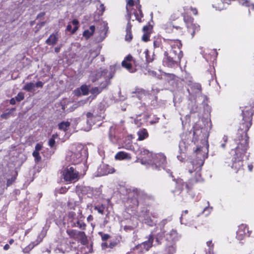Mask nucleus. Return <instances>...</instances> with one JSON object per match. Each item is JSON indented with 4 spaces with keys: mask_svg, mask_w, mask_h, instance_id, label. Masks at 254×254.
Here are the masks:
<instances>
[{
    "mask_svg": "<svg viewBox=\"0 0 254 254\" xmlns=\"http://www.w3.org/2000/svg\"><path fill=\"white\" fill-rule=\"evenodd\" d=\"M144 53H145V57H146V61L147 62H149L150 61H151V59H150L148 57V50H146L144 52Z\"/></svg>",
    "mask_w": 254,
    "mask_h": 254,
    "instance_id": "a18cd8bd",
    "label": "nucleus"
},
{
    "mask_svg": "<svg viewBox=\"0 0 254 254\" xmlns=\"http://www.w3.org/2000/svg\"><path fill=\"white\" fill-rule=\"evenodd\" d=\"M86 117L87 124L88 125V127L84 128V130L85 131H89L91 129V126L94 124L96 117H94L93 115L90 112L87 113Z\"/></svg>",
    "mask_w": 254,
    "mask_h": 254,
    "instance_id": "4468645a",
    "label": "nucleus"
},
{
    "mask_svg": "<svg viewBox=\"0 0 254 254\" xmlns=\"http://www.w3.org/2000/svg\"><path fill=\"white\" fill-rule=\"evenodd\" d=\"M77 233L81 238V243L83 245L86 244V243L87 242V239H86V237H85L84 233L82 232H78Z\"/></svg>",
    "mask_w": 254,
    "mask_h": 254,
    "instance_id": "473e14b6",
    "label": "nucleus"
},
{
    "mask_svg": "<svg viewBox=\"0 0 254 254\" xmlns=\"http://www.w3.org/2000/svg\"><path fill=\"white\" fill-rule=\"evenodd\" d=\"M55 51L56 53L59 52L60 51V47H56L55 49Z\"/></svg>",
    "mask_w": 254,
    "mask_h": 254,
    "instance_id": "052dcab7",
    "label": "nucleus"
},
{
    "mask_svg": "<svg viewBox=\"0 0 254 254\" xmlns=\"http://www.w3.org/2000/svg\"><path fill=\"white\" fill-rule=\"evenodd\" d=\"M139 219L143 222H144L145 223L147 224L148 225L152 226L154 222H153V220H152L150 218L148 217V216H146L144 219H142L141 217H140Z\"/></svg>",
    "mask_w": 254,
    "mask_h": 254,
    "instance_id": "cd10ccee",
    "label": "nucleus"
},
{
    "mask_svg": "<svg viewBox=\"0 0 254 254\" xmlns=\"http://www.w3.org/2000/svg\"><path fill=\"white\" fill-rule=\"evenodd\" d=\"M131 158V157L129 154L124 151L119 152L115 155V159L117 160H130Z\"/></svg>",
    "mask_w": 254,
    "mask_h": 254,
    "instance_id": "dca6fc26",
    "label": "nucleus"
},
{
    "mask_svg": "<svg viewBox=\"0 0 254 254\" xmlns=\"http://www.w3.org/2000/svg\"><path fill=\"white\" fill-rule=\"evenodd\" d=\"M10 103L12 105H14L15 103V100L14 98H12L10 101Z\"/></svg>",
    "mask_w": 254,
    "mask_h": 254,
    "instance_id": "4d7b16f0",
    "label": "nucleus"
},
{
    "mask_svg": "<svg viewBox=\"0 0 254 254\" xmlns=\"http://www.w3.org/2000/svg\"><path fill=\"white\" fill-rule=\"evenodd\" d=\"M86 157V151L83 146L81 144H74L70 147L66 153L65 159L71 163L78 164Z\"/></svg>",
    "mask_w": 254,
    "mask_h": 254,
    "instance_id": "39448f33",
    "label": "nucleus"
},
{
    "mask_svg": "<svg viewBox=\"0 0 254 254\" xmlns=\"http://www.w3.org/2000/svg\"><path fill=\"white\" fill-rule=\"evenodd\" d=\"M247 231L248 236H250L251 231L248 230V226L246 224H242L238 227V230L237 231L236 238L239 240L243 239L244 236L247 235L246 231Z\"/></svg>",
    "mask_w": 254,
    "mask_h": 254,
    "instance_id": "9b49d317",
    "label": "nucleus"
},
{
    "mask_svg": "<svg viewBox=\"0 0 254 254\" xmlns=\"http://www.w3.org/2000/svg\"><path fill=\"white\" fill-rule=\"evenodd\" d=\"M100 7L101 9L102 13H103L105 11V9L104 4H102V3L100 4Z\"/></svg>",
    "mask_w": 254,
    "mask_h": 254,
    "instance_id": "603ef678",
    "label": "nucleus"
},
{
    "mask_svg": "<svg viewBox=\"0 0 254 254\" xmlns=\"http://www.w3.org/2000/svg\"><path fill=\"white\" fill-rule=\"evenodd\" d=\"M172 28H173V32H178L181 34L183 32V28L179 26H175L172 24Z\"/></svg>",
    "mask_w": 254,
    "mask_h": 254,
    "instance_id": "c9c22d12",
    "label": "nucleus"
},
{
    "mask_svg": "<svg viewBox=\"0 0 254 254\" xmlns=\"http://www.w3.org/2000/svg\"><path fill=\"white\" fill-rule=\"evenodd\" d=\"M15 178L14 177L11 178V179H8L7 181V185L9 186L14 181Z\"/></svg>",
    "mask_w": 254,
    "mask_h": 254,
    "instance_id": "c03bdc74",
    "label": "nucleus"
},
{
    "mask_svg": "<svg viewBox=\"0 0 254 254\" xmlns=\"http://www.w3.org/2000/svg\"><path fill=\"white\" fill-rule=\"evenodd\" d=\"M35 85L32 82L26 83L23 87V89L27 91H32L34 90Z\"/></svg>",
    "mask_w": 254,
    "mask_h": 254,
    "instance_id": "a878e982",
    "label": "nucleus"
},
{
    "mask_svg": "<svg viewBox=\"0 0 254 254\" xmlns=\"http://www.w3.org/2000/svg\"><path fill=\"white\" fill-rule=\"evenodd\" d=\"M35 85V86L37 87H42L43 85V83L41 81H38Z\"/></svg>",
    "mask_w": 254,
    "mask_h": 254,
    "instance_id": "49530a36",
    "label": "nucleus"
},
{
    "mask_svg": "<svg viewBox=\"0 0 254 254\" xmlns=\"http://www.w3.org/2000/svg\"><path fill=\"white\" fill-rule=\"evenodd\" d=\"M212 208L209 206L205 207L202 213L206 216H208L212 211Z\"/></svg>",
    "mask_w": 254,
    "mask_h": 254,
    "instance_id": "2f4dec72",
    "label": "nucleus"
},
{
    "mask_svg": "<svg viewBox=\"0 0 254 254\" xmlns=\"http://www.w3.org/2000/svg\"><path fill=\"white\" fill-rule=\"evenodd\" d=\"M89 3V0H86L85 2V4H88Z\"/></svg>",
    "mask_w": 254,
    "mask_h": 254,
    "instance_id": "338daca9",
    "label": "nucleus"
},
{
    "mask_svg": "<svg viewBox=\"0 0 254 254\" xmlns=\"http://www.w3.org/2000/svg\"><path fill=\"white\" fill-rule=\"evenodd\" d=\"M72 27H71V25L70 24H68L67 26V27H66V30L68 31H72Z\"/></svg>",
    "mask_w": 254,
    "mask_h": 254,
    "instance_id": "864d4df0",
    "label": "nucleus"
},
{
    "mask_svg": "<svg viewBox=\"0 0 254 254\" xmlns=\"http://www.w3.org/2000/svg\"><path fill=\"white\" fill-rule=\"evenodd\" d=\"M14 242V240L13 239H10L9 241V244L11 245Z\"/></svg>",
    "mask_w": 254,
    "mask_h": 254,
    "instance_id": "0e129e2a",
    "label": "nucleus"
},
{
    "mask_svg": "<svg viewBox=\"0 0 254 254\" xmlns=\"http://www.w3.org/2000/svg\"><path fill=\"white\" fill-rule=\"evenodd\" d=\"M77 232L74 230H67V234L71 237H74L76 235Z\"/></svg>",
    "mask_w": 254,
    "mask_h": 254,
    "instance_id": "58836bf2",
    "label": "nucleus"
},
{
    "mask_svg": "<svg viewBox=\"0 0 254 254\" xmlns=\"http://www.w3.org/2000/svg\"><path fill=\"white\" fill-rule=\"evenodd\" d=\"M139 158L142 164L150 165L153 168H164L166 159L163 154H152L148 150L143 149L140 150Z\"/></svg>",
    "mask_w": 254,
    "mask_h": 254,
    "instance_id": "7ed1b4c3",
    "label": "nucleus"
},
{
    "mask_svg": "<svg viewBox=\"0 0 254 254\" xmlns=\"http://www.w3.org/2000/svg\"><path fill=\"white\" fill-rule=\"evenodd\" d=\"M69 125L70 124L68 122H63L59 124V127L60 129L65 131L67 129Z\"/></svg>",
    "mask_w": 254,
    "mask_h": 254,
    "instance_id": "bb28decb",
    "label": "nucleus"
},
{
    "mask_svg": "<svg viewBox=\"0 0 254 254\" xmlns=\"http://www.w3.org/2000/svg\"><path fill=\"white\" fill-rule=\"evenodd\" d=\"M86 102V100H83L78 102L77 103L73 104L72 106H69L70 103H68L67 104H63L62 105V109L64 111L66 112H71L73 111L75 109L77 108L78 106L83 105Z\"/></svg>",
    "mask_w": 254,
    "mask_h": 254,
    "instance_id": "f8f14e48",
    "label": "nucleus"
},
{
    "mask_svg": "<svg viewBox=\"0 0 254 254\" xmlns=\"http://www.w3.org/2000/svg\"><path fill=\"white\" fill-rule=\"evenodd\" d=\"M32 154L36 162H39L41 160V158L40 156L39 151H34Z\"/></svg>",
    "mask_w": 254,
    "mask_h": 254,
    "instance_id": "f704fd0d",
    "label": "nucleus"
},
{
    "mask_svg": "<svg viewBox=\"0 0 254 254\" xmlns=\"http://www.w3.org/2000/svg\"><path fill=\"white\" fill-rule=\"evenodd\" d=\"M9 249V245H8V244H6V245L4 246V247H3V249H4V250H8Z\"/></svg>",
    "mask_w": 254,
    "mask_h": 254,
    "instance_id": "13d9d810",
    "label": "nucleus"
},
{
    "mask_svg": "<svg viewBox=\"0 0 254 254\" xmlns=\"http://www.w3.org/2000/svg\"><path fill=\"white\" fill-rule=\"evenodd\" d=\"M132 59V57L130 55H128L124 61H127L130 62Z\"/></svg>",
    "mask_w": 254,
    "mask_h": 254,
    "instance_id": "de8ad7c7",
    "label": "nucleus"
},
{
    "mask_svg": "<svg viewBox=\"0 0 254 254\" xmlns=\"http://www.w3.org/2000/svg\"><path fill=\"white\" fill-rule=\"evenodd\" d=\"M221 146L222 147V148H224L225 147V143L224 142L222 143Z\"/></svg>",
    "mask_w": 254,
    "mask_h": 254,
    "instance_id": "69168bd1",
    "label": "nucleus"
},
{
    "mask_svg": "<svg viewBox=\"0 0 254 254\" xmlns=\"http://www.w3.org/2000/svg\"><path fill=\"white\" fill-rule=\"evenodd\" d=\"M201 133V130H194L193 131V137L192 138V140L195 143L198 141V140H200L202 145H200V147H197L195 150V153L198 158H199L198 160L196 163L193 162L191 164L193 167L195 168V170L198 169V171L200 169L201 166L203 164L204 159L207 157L209 146L208 143V134L205 133L204 134H200Z\"/></svg>",
    "mask_w": 254,
    "mask_h": 254,
    "instance_id": "f257e3e1",
    "label": "nucleus"
},
{
    "mask_svg": "<svg viewBox=\"0 0 254 254\" xmlns=\"http://www.w3.org/2000/svg\"><path fill=\"white\" fill-rule=\"evenodd\" d=\"M58 137L57 134H54L52 136V137L50 138L49 140V145L50 147H53L55 143V138Z\"/></svg>",
    "mask_w": 254,
    "mask_h": 254,
    "instance_id": "72a5a7b5",
    "label": "nucleus"
},
{
    "mask_svg": "<svg viewBox=\"0 0 254 254\" xmlns=\"http://www.w3.org/2000/svg\"><path fill=\"white\" fill-rule=\"evenodd\" d=\"M122 66L127 69L130 72H134L135 69H134L131 66L130 62L127 61H123L122 63Z\"/></svg>",
    "mask_w": 254,
    "mask_h": 254,
    "instance_id": "b1692460",
    "label": "nucleus"
},
{
    "mask_svg": "<svg viewBox=\"0 0 254 254\" xmlns=\"http://www.w3.org/2000/svg\"><path fill=\"white\" fill-rule=\"evenodd\" d=\"M72 23L73 25H74L75 26H78L77 25L78 24V21L76 19H74L72 21Z\"/></svg>",
    "mask_w": 254,
    "mask_h": 254,
    "instance_id": "3c124183",
    "label": "nucleus"
},
{
    "mask_svg": "<svg viewBox=\"0 0 254 254\" xmlns=\"http://www.w3.org/2000/svg\"><path fill=\"white\" fill-rule=\"evenodd\" d=\"M103 77L105 80V83L102 86V88L95 87L92 89L91 93L93 94H97L99 93L102 88L105 87L109 84V80L112 77V75L111 73L108 72L107 70H104L103 71H99L97 72H94L92 73L90 76L91 80L94 82L96 80L98 79L99 77Z\"/></svg>",
    "mask_w": 254,
    "mask_h": 254,
    "instance_id": "423d86ee",
    "label": "nucleus"
},
{
    "mask_svg": "<svg viewBox=\"0 0 254 254\" xmlns=\"http://www.w3.org/2000/svg\"><path fill=\"white\" fill-rule=\"evenodd\" d=\"M24 98V95L23 93L20 92L16 96L15 99L18 101L22 100Z\"/></svg>",
    "mask_w": 254,
    "mask_h": 254,
    "instance_id": "4c0bfd02",
    "label": "nucleus"
},
{
    "mask_svg": "<svg viewBox=\"0 0 254 254\" xmlns=\"http://www.w3.org/2000/svg\"><path fill=\"white\" fill-rule=\"evenodd\" d=\"M102 27H103V29L102 30V32H101V34L103 35H102V36L101 37V38H100V41H102L106 36V33L107 32V30H108V27H107V23H106L105 22H103L102 23Z\"/></svg>",
    "mask_w": 254,
    "mask_h": 254,
    "instance_id": "393cba45",
    "label": "nucleus"
},
{
    "mask_svg": "<svg viewBox=\"0 0 254 254\" xmlns=\"http://www.w3.org/2000/svg\"><path fill=\"white\" fill-rule=\"evenodd\" d=\"M7 115V114H3L1 115V117L3 118H6V116Z\"/></svg>",
    "mask_w": 254,
    "mask_h": 254,
    "instance_id": "e2e57ef3",
    "label": "nucleus"
},
{
    "mask_svg": "<svg viewBox=\"0 0 254 254\" xmlns=\"http://www.w3.org/2000/svg\"><path fill=\"white\" fill-rule=\"evenodd\" d=\"M223 141L226 143L228 140V137L226 135H224L222 137Z\"/></svg>",
    "mask_w": 254,
    "mask_h": 254,
    "instance_id": "5fc2aeb1",
    "label": "nucleus"
},
{
    "mask_svg": "<svg viewBox=\"0 0 254 254\" xmlns=\"http://www.w3.org/2000/svg\"><path fill=\"white\" fill-rule=\"evenodd\" d=\"M63 176L65 181L74 182L79 179V173L73 167H70L64 169Z\"/></svg>",
    "mask_w": 254,
    "mask_h": 254,
    "instance_id": "6e6552de",
    "label": "nucleus"
},
{
    "mask_svg": "<svg viewBox=\"0 0 254 254\" xmlns=\"http://www.w3.org/2000/svg\"><path fill=\"white\" fill-rule=\"evenodd\" d=\"M109 237V236L108 234H103L102 235V238L103 240H107Z\"/></svg>",
    "mask_w": 254,
    "mask_h": 254,
    "instance_id": "8fccbe9b",
    "label": "nucleus"
},
{
    "mask_svg": "<svg viewBox=\"0 0 254 254\" xmlns=\"http://www.w3.org/2000/svg\"><path fill=\"white\" fill-rule=\"evenodd\" d=\"M171 50L169 55L167 53H165V58L163 63L168 66H173L180 62L183 57V53L181 51L182 44L178 40H172L170 42Z\"/></svg>",
    "mask_w": 254,
    "mask_h": 254,
    "instance_id": "20e7f679",
    "label": "nucleus"
},
{
    "mask_svg": "<svg viewBox=\"0 0 254 254\" xmlns=\"http://www.w3.org/2000/svg\"><path fill=\"white\" fill-rule=\"evenodd\" d=\"M153 241V238L152 236H149L147 241L143 243L141 246H143L146 251H148L152 246Z\"/></svg>",
    "mask_w": 254,
    "mask_h": 254,
    "instance_id": "aec40b11",
    "label": "nucleus"
},
{
    "mask_svg": "<svg viewBox=\"0 0 254 254\" xmlns=\"http://www.w3.org/2000/svg\"><path fill=\"white\" fill-rule=\"evenodd\" d=\"M95 209L99 213L103 214L104 207H103V205L99 206H96L95 207Z\"/></svg>",
    "mask_w": 254,
    "mask_h": 254,
    "instance_id": "e433bc0d",
    "label": "nucleus"
},
{
    "mask_svg": "<svg viewBox=\"0 0 254 254\" xmlns=\"http://www.w3.org/2000/svg\"><path fill=\"white\" fill-rule=\"evenodd\" d=\"M42 148V145L40 144V143H38L35 146V150L34 151H39L41 150Z\"/></svg>",
    "mask_w": 254,
    "mask_h": 254,
    "instance_id": "a19ab883",
    "label": "nucleus"
},
{
    "mask_svg": "<svg viewBox=\"0 0 254 254\" xmlns=\"http://www.w3.org/2000/svg\"><path fill=\"white\" fill-rule=\"evenodd\" d=\"M190 9V10L191 11V12H192V13L194 15H197L198 12H197V9L196 8L191 7Z\"/></svg>",
    "mask_w": 254,
    "mask_h": 254,
    "instance_id": "79ce46f5",
    "label": "nucleus"
},
{
    "mask_svg": "<svg viewBox=\"0 0 254 254\" xmlns=\"http://www.w3.org/2000/svg\"><path fill=\"white\" fill-rule=\"evenodd\" d=\"M184 21L188 29L189 32L193 36L195 33L199 30V26L193 23V18L190 16H184Z\"/></svg>",
    "mask_w": 254,
    "mask_h": 254,
    "instance_id": "1a4fd4ad",
    "label": "nucleus"
},
{
    "mask_svg": "<svg viewBox=\"0 0 254 254\" xmlns=\"http://www.w3.org/2000/svg\"><path fill=\"white\" fill-rule=\"evenodd\" d=\"M95 31L94 26H90L88 29L85 30L83 33V36L87 39L94 33Z\"/></svg>",
    "mask_w": 254,
    "mask_h": 254,
    "instance_id": "6ab92c4d",
    "label": "nucleus"
},
{
    "mask_svg": "<svg viewBox=\"0 0 254 254\" xmlns=\"http://www.w3.org/2000/svg\"><path fill=\"white\" fill-rule=\"evenodd\" d=\"M162 28L167 33H170L173 32L172 23L171 22H167V23L162 24Z\"/></svg>",
    "mask_w": 254,
    "mask_h": 254,
    "instance_id": "412c9836",
    "label": "nucleus"
},
{
    "mask_svg": "<svg viewBox=\"0 0 254 254\" xmlns=\"http://www.w3.org/2000/svg\"><path fill=\"white\" fill-rule=\"evenodd\" d=\"M175 183L178 190H180L183 189L184 184L182 179H178Z\"/></svg>",
    "mask_w": 254,
    "mask_h": 254,
    "instance_id": "c756f323",
    "label": "nucleus"
},
{
    "mask_svg": "<svg viewBox=\"0 0 254 254\" xmlns=\"http://www.w3.org/2000/svg\"><path fill=\"white\" fill-rule=\"evenodd\" d=\"M137 134L138 136V140H143L148 136V133L146 129L143 128L139 129L137 132Z\"/></svg>",
    "mask_w": 254,
    "mask_h": 254,
    "instance_id": "f3484780",
    "label": "nucleus"
},
{
    "mask_svg": "<svg viewBox=\"0 0 254 254\" xmlns=\"http://www.w3.org/2000/svg\"><path fill=\"white\" fill-rule=\"evenodd\" d=\"M126 9L128 17V22L126 28V40L130 41L132 39V35L131 33V25L129 20L132 18V14H134L135 19L138 21L140 22L143 16L141 10V5L139 4V0H127Z\"/></svg>",
    "mask_w": 254,
    "mask_h": 254,
    "instance_id": "f03ea898",
    "label": "nucleus"
},
{
    "mask_svg": "<svg viewBox=\"0 0 254 254\" xmlns=\"http://www.w3.org/2000/svg\"><path fill=\"white\" fill-rule=\"evenodd\" d=\"M195 86H196V88L198 90H200V89H201V86L200 84H195Z\"/></svg>",
    "mask_w": 254,
    "mask_h": 254,
    "instance_id": "bf43d9fd",
    "label": "nucleus"
},
{
    "mask_svg": "<svg viewBox=\"0 0 254 254\" xmlns=\"http://www.w3.org/2000/svg\"><path fill=\"white\" fill-rule=\"evenodd\" d=\"M58 40V36L57 35L52 34L46 40V43L50 45L55 44Z\"/></svg>",
    "mask_w": 254,
    "mask_h": 254,
    "instance_id": "5701e85b",
    "label": "nucleus"
},
{
    "mask_svg": "<svg viewBox=\"0 0 254 254\" xmlns=\"http://www.w3.org/2000/svg\"><path fill=\"white\" fill-rule=\"evenodd\" d=\"M135 93H136V94H140L141 95H145V91L143 90L139 89H137V90L136 91Z\"/></svg>",
    "mask_w": 254,
    "mask_h": 254,
    "instance_id": "37998d69",
    "label": "nucleus"
},
{
    "mask_svg": "<svg viewBox=\"0 0 254 254\" xmlns=\"http://www.w3.org/2000/svg\"><path fill=\"white\" fill-rule=\"evenodd\" d=\"M154 47L155 48L159 47L160 45V43L159 41H154L153 42Z\"/></svg>",
    "mask_w": 254,
    "mask_h": 254,
    "instance_id": "09e8293b",
    "label": "nucleus"
},
{
    "mask_svg": "<svg viewBox=\"0 0 254 254\" xmlns=\"http://www.w3.org/2000/svg\"><path fill=\"white\" fill-rule=\"evenodd\" d=\"M207 247L208 248V252L211 253L213 252L214 248V244L212 240H209L206 243Z\"/></svg>",
    "mask_w": 254,
    "mask_h": 254,
    "instance_id": "c85d7f7f",
    "label": "nucleus"
},
{
    "mask_svg": "<svg viewBox=\"0 0 254 254\" xmlns=\"http://www.w3.org/2000/svg\"><path fill=\"white\" fill-rule=\"evenodd\" d=\"M149 35L147 33H144L142 37V40L144 42H147L149 40Z\"/></svg>",
    "mask_w": 254,
    "mask_h": 254,
    "instance_id": "ea45409f",
    "label": "nucleus"
},
{
    "mask_svg": "<svg viewBox=\"0 0 254 254\" xmlns=\"http://www.w3.org/2000/svg\"><path fill=\"white\" fill-rule=\"evenodd\" d=\"M89 89L86 85H82L80 89H77L74 90V93L76 95L82 94L85 95L87 94Z\"/></svg>",
    "mask_w": 254,
    "mask_h": 254,
    "instance_id": "a211bd4d",
    "label": "nucleus"
},
{
    "mask_svg": "<svg viewBox=\"0 0 254 254\" xmlns=\"http://www.w3.org/2000/svg\"><path fill=\"white\" fill-rule=\"evenodd\" d=\"M225 163L228 166H230L233 171L237 173L242 168L243 165V158L237 157L235 156L231 162L225 161Z\"/></svg>",
    "mask_w": 254,
    "mask_h": 254,
    "instance_id": "9d476101",
    "label": "nucleus"
},
{
    "mask_svg": "<svg viewBox=\"0 0 254 254\" xmlns=\"http://www.w3.org/2000/svg\"><path fill=\"white\" fill-rule=\"evenodd\" d=\"M78 26H75L74 27V28L72 30V31H71V33H75V31L78 29Z\"/></svg>",
    "mask_w": 254,
    "mask_h": 254,
    "instance_id": "6e6d98bb",
    "label": "nucleus"
},
{
    "mask_svg": "<svg viewBox=\"0 0 254 254\" xmlns=\"http://www.w3.org/2000/svg\"><path fill=\"white\" fill-rule=\"evenodd\" d=\"M234 142L236 145L234 149V156L237 157L243 158L249 148L248 137L245 136L244 137H242L241 139L235 140Z\"/></svg>",
    "mask_w": 254,
    "mask_h": 254,
    "instance_id": "0eeeda50",
    "label": "nucleus"
},
{
    "mask_svg": "<svg viewBox=\"0 0 254 254\" xmlns=\"http://www.w3.org/2000/svg\"><path fill=\"white\" fill-rule=\"evenodd\" d=\"M180 238V236L174 230H172L166 236V239L169 241L175 242L178 241Z\"/></svg>",
    "mask_w": 254,
    "mask_h": 254,
    "instance_id": "2eb2a0df",
    "label": "nucleus"
},
{
    "mask_svg": "<svg viewBox=\"0 0 254 254\" xmlns=\"http://www.w3.org/2000/svg\"><path fill=\"white\" fill-rule=\"evenodd\" d=\"M37 244L38 243H36L35 245H34L33 244H31L29 245L27 247L24 248L22 250V252L25 254L28 253L34 247V246Z\"/></svg>",
    "mask_w": 254,
    "mask_h": 254,
    "instance_id": "7c9ffc66",
    "label": "nucleus"
},
{
    "mask_svg": "<svg viewBox=\"0 0 254 254\" xmlns=\"http://www.w3.org/2000/svg\"><path fill=\"white\" fill-rule=\"evenodd\" d=\"M114 172V169L112 167L107 165H103L98 169V172L100 176L107 175L110 173H113Z\"/></svg>",
    "mask_w": 254,
    "mask_h": 254,
    "instance_id": "ddd939ff",
    "label": "nucleus"
},
{
    "mask_svg": "<svg viewBox=\"0 0 254 254\" xmlns=\"http://www.w3.org/2000/svg\"><path fill=\"white\" fill-rule=\"evenodd\" d=\"M180 150L181 151V155L177 156L178 159L181 161H183L185 156V154L182 153H184L185 150V143L184 142H181L179 144Z\"/></svg>",
    "mask_w": 254,
    "mask_h": 254,
    "instance_id": "4be33fe9",
    "label": "nucleus"
},
{
    "mask_svg": "<svg viewBox=\"0 0 254 254\" xmlns=\"http://www.w3.org/2000/svg\"><path fill=\"white\" fill-rule=\"evenodd\" d=\"M106 246V243H103V244H102V246L103 247V246Z\"/></svg>",
    "mask_w": 254,
    "mask_h": 254,
    "instance_id": "774afa93",
    "label": "nucleus"
},
{
    "mask_svg": "<svg viewBox=\"0 0 254 254\" xmlns=\"http://www.w3.org/2000/svg\"><path fill=\"white\" fill-rule=\"evenodd\" d=\"M148 28H149L148 26H145L143 28V30L145 32L146 30H147L148 29Z\"/></svg>",
    "mask_w": 254,
    "mask_h": 254,
    "instance_id": "680f3d73",
    "label": "nucleus"
}]
</instances>
